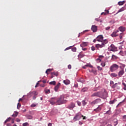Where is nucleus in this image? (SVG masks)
<instances>
[{"mask_svg":"<svg viewBox=\"0 0 126 126\" xmlns=\"http://www.w3.org/2000/svg\"><path fill=\"white\" fill-rule=\"evenodd\" d=\"M88 45V43L87 42H82V43L80 45V47H81V48H83V47H86Z\"/></svg>","mask_w":126,"mask_h":126,"instance_id":"obj_17","label":"nucleus"},{"mask_svg":"<svg viewBox=\"0 0 126 126\" xmlns=\"http://www.w3.org/2000/svg\"><path fill=\"white\" fill-rule=\"evenodd\" d=\"M111 76H113V77H117V76H118V75L116 73H111Z\"/></svg>","mask_w":126,"mask_h":126,"instance_id":"obj_36","label":"nucleus"},{"mask_svg":"<svg viewBox=\"0 0 126 126\" xmlns=\"http://www.w3.org/2000/svg\"><path fill=\"white\" fill-rule=\"evenodd\" d=\"M106 115H111L112 114V112H111V110H109L108 111H107L105 113Z\"/></svg>","mask_w":126,"mask_h":126,"instance_id":"obj_35","label":"nucleus"},{"mask_svg":"<svg viewBox=\"0 0 126 126\" xmlns=\"http://www.w3.org/2000/svg\"><path fill=\"white\" fill-rule=\"evenodd\" d=\"M88 31H89V30H86L84 31L83 32H82L81 33H79L78 37H80V34H84L85 33V32H88Z\"/></svg>","mask_w":126,"mask_h":126,"instance_id":"obj_29","label":"nucleus"},{"mask_svg":"<svg viewBox=\"0 0 126 126\" xmlns=\"http://www.w3.org/2000/svg\"><path fill=\"white\" fill-rule=\"evenodd\" d=\"M117 47L114 44H111L108 48V51L110 52H117Z\"/></svg>","mask_w":126,"mask_h":126,"instance_id":"obj_6","label":"nucleus"},{"mask_svg":"<svg viewBox=\"0 0 126 126\" xmlns=\"http://www.w3.org/2000/svg\"><path fill=\"white\" fill-rule=\"evenodd\" d=\"M123 35H124V33H121L120 35H119L120 39H123Z\"/></svg>","mask_w":126,"mask_h":126,"instance_id":"obj_42","label":"nucleus"},{"mask_svg":"<svg viewBox=\"0 0 126 126\" xmlns=\"http://www.w3.org/2000/svg\"><path fill=\"white\" fill-rule=\"evenodd\" d=\"M104 39L103 35H99L96 37V40L97 42H102V40Z\"/></svg>","mask_w":126,"mask_h":126,"instance_id":"obj_10","label":"nucleus"},{"mask_svg":"<svg viewBox=\"0 0 126 126\" xmlns=\"http://www.w3.org/2000/svg\"><path fill=\"white\" fill-rule=\"evenodd\" d=\"M82 103L83 104V106H85L86 105V102H85V100H83Z\"/></svg>","mask_w":126,"mask_h":126,"instance_id":"obj_41","label":"nucleus"},{"mask_svg":"<svg viewBox=\"0 0 126 126\" xmlns=\"http://www.w3.org/2000/svg\"><path fill=\"white\" fill-rule=\"evenodd\" d=\"M44 91H45L46 94H50V93H51L50 90H48L46 88H45L44 89Z\"/></svg>","mask_w":126,"mask_h":126,"instance_id":"obj_27","label":"nucleus"},{"mask_svg":"<svg viewBox=\"0 0 126 126\" xmlns=\"http://www.w3.org/2000/svg\"><path fill=\"white\" fill-rule=\"evenodd\" d=\"M72 52H76V47H73L72 48Z\"/></svg>","mask_w":126,"mask_h":126,"instance_id":"obj_43","label":"nucleus"},{"mask_svg":"<svg viewBox=\"0 0 126 126\" xmlns=\"http://www.w3.org/2000/svg\"><path fill=\"white\" fill-rule=\"evenodd\" d=\"M60 86H61V83H58L57 85L55 87L54 90L56 91V92H58V90H59Z\"/></svg>","mask_w":126,"mask_h":126,"instance_id":"obj_11","label":"nucleus"},{"mask_svg":"<svg viewBox=\"0 0 126 126\" xmlns=\"http://www.w3.org/2000/svg\"><path fill=\"white\" fill-rule=\"evenodd\" d=\"M11 126V124L10 123H8L7 124V126Z\"/></svg>","mask_w":126,"mask_h":126,"instance_id":"obj_64","label":"nucleus"},{"mask_svg":"<svg viewBox=\"0 0 126 126\" xmlns=\"http://www.w3.org/2000/svg\"><path fill=\"white\" fill-rule=\"evenodd\" d=\"M122 84H123V85H124V86L123 89H124V90H126V83H123Z\"/></svg>","mask_w":126,"mask_h":126,"instance_id":"obj_38","label":"nucleus"},{"mask_svg":"<svg viewBox=\"0 0 126 126\" xmlns=\"http://www.w3.org/2000/svg\"><path fill=\"white\" fill-rule=\"evenodd\" d=\"M52 70H53V69H47L46 71V73L47 74H48V72H51V71H52Z\"/></svg>","mask_w":126,"mask_h":126,"instance_id":"obj_33","label":"nucleus"},{"mask_svg":"<svg viewBox=\"0 0 126 126\" xmlns=\"http://www.w3.org/2000/svg\"><path fill=\"white\" fill-rule=\"evenodd\" d=\"M92 72H93L94 74H97V72L95 70H92Z\"/></svg>","mask_w":126,"mask_h":126,"instance_id":"obj_54","label":"nucleus"},{"mask_svg":"<svg viewBox=\"0 0 126 126\" xmlns=\"http://www.w3.org/2000/svg\"><path fill=\"white\" fill-rule=\"evenodd\" d=\"M97 26H95V25H93L92 26V31L93 32H97Z\"/></svg>","mask_w":126,"mask_h":126,"instance_id":"obj_13","label":"nucleus"},{"mask_svg":"<svg viewBox=\"0 0 126 126\" xmlns=\"http://www.w3.org/2000/svg\"><path fill=\"white\" fill-rule=\"evenodd\" d=\"M119 32V30H117L116 31L113 32L111 34V36L112 37H118V34L117 33Z\"/></svg>","mask_w":126,"mask_h":126,"instance_id":"obj_12","label":"nucleus"},{"mask_svg":"<svg viewBox=\"0 0 126 126\" xmlns=\"http://www.w3.org/2000/svg\"><path fill=\"white\" fill-rule=\"evenodd\" d=\"M125 73L124 69L120 70L118 73V75L120 77H122V76Z\"/></svg>","mask_w":126,"mask_h":126,"instance_id":"obj_15","label":"nucleus"},{"mask_svg":"<svg viewBox=\"0 0 126 126\" xmlns=\"http://www.w3.org/2000/svg\"><path fill=\"white\" fill-rule=\"evenodd\" d=\"M17 116H18V112H15V114L12 115V117H13L14 118H16Z\"/></svg>","mask_w":126,"mask_h":126,"instance_id":"obj_30","label":"nucleus"},{"mask_svg":"<svg viewBox=\"0 0 126 126\" xmlns=\"http://www.w3.org/2000/svg\"><path fill=\"white\" fill-rule=\"evenodd\" d=\"M101 65H102V66H105V65H106V63L105 62H102L101 63Z\"/></svg>","mask_w":126,"mask_h":126,"instance_id":"obj_44","label":"nucleus"},{"mask_svg":"<svg viewBox=\"0 0 126 126\" xmlns=\"http://www.w3.org/2000/svg\"><path fill=\"white\" fill-rule=\"evenodd\" d=\"M91 49H92V50L95 51V47H94V46H93Z\"/></svg>","mask_w":126,"mask_h":126,"instance_id":"obj_56","label":"nucleus"},{"mask_svg":"<svg viewBox=\"0 0 126 126\" xmlns=\"http://www.w3.org/2000/svg\"><path fill=\"white\" fill-rule=\"evenodd\" d=\"M63 83L65 84L66 85H68V84H69L70 83V81L69 80H65L63 81Z\"/></svg>","mask_w":126,"mask_h":126,"instance_id":"obj_21","label":"nucleus"},{"mask_svg":"<svg viewBox=\"0 0 126 126\" xmlns=\"http://www.w3.org/2000/svg\"><path fill=\"white\" fill-rule=\"evenodd\" d=\"M97 68L98 69V70H102V69H103L100 66H97Z\"/></svg>","mask_w":126,"mask_h":126,"instance_id":"obj_45","label":"nucleus"},{"mask_svg":"<svg viewBox=\"0 0 126 126\" xmlns=\"http://www.w3.org/2000/svg\"><path fill=\"white\" fill-rule=\"evenodd\" d=\"M113 125L114 126H117V125H118V120L116 119H114L113 120Z\"/></svg>","mask_w":126,"mask_h":126,"instance_id":"obj_24","label":"nucleus"},{"mask_svg":"<svg viewBox=\"0 0 126 126\" xmlns=\"http://www.w3.org/2000/svg\"><path fill=\"white\" fill-rule=\"evenodd\" d=\"M29 126V124L27 122H26L23 124V126Z\"/></svg>","mask_w":126,"mask_h":126,"instance_id":"obj_37","label":"nucleus"},{"mask_svg":"<svg viewBox=\"0 0 126 126\" xmlns=\"http://www.w3.org/2000/svg\"><path fill=\"white\" fill-rule=\"evenodd\" d=\"M116 87H118V83H115V84H113L112 86H111V88L113 89H115Z\"/></svg>","mask_w":126,"mask_h":126,"instance_id":"obj_26","label":"nucleus"},{"mask_svg":"<svg viewBox=\"0 0 126 126\" xmlns=\"http://www.w3.org/2000/svg\"><path fill=\"white\" fill-rule=\"evenodd\" d=\"M75 107V104H74L73 102H71L70 104L68 105V109H69L70 110H72L73 108Z\"/></svg>","mask_w":126,"mask_h":126,"instance_id":"obj_9","label":"nucleus"},{"mask_svg":"<svg viewBox=\"0 0 126 126\" xmlns=\"http://www.w3.org/2000/svg\"><path fill=\"white\" fill-rule=\"evenodd\" d=\"M72 46H69V47H67L65 50H64V51H67V50H70V49H71V47H72Z\"/></svg>","mask_w":126,"mask_h":126,"instance_id":"obj_48","label":"nucleus"},{"mask_svg":"<svg viewBox=\"0 0 126 126\" xmlns=\"http://www.w3.org/2000/svg\"><path fill=\"white\" fill-rule=\"evenodd\" d=\"M57 105H62V104H64V103H66L67 100L64 99V95H61L60 97L58 98H57Z\"/></svg>","mask_w":126,"mask_h":126,"instance_id":"obj_2","label":"nucleus"},{"mask_svg":"<svg viewBox=\"0 0 126 126\" xmlns=\"http://www.w3.org/2000/svg\"><path fill=\"white\" fill-rule=\"evenodd\" d=\"M101 110V107H100V106H98V107H97V108L94 109V112H100Z\"/></svg>","mask_w":126,"mask_h":126,"instance_id":"obj_22","label":"nucleus"},{"mask_svg":"<svg viewBox=\"0 0 126 126\" xmlns=\"http://www.w3.org/2000/svg\"><path fill=\"white\" fill-rule=\"evenodd\" d=\"M81 118H83V120L86 119V117L85 116H83V115H81Z\"/></svg>","mask_w":126,"mask_h":126,"instance_id":"obj_53","label":"nucleus"},{"mask_svg":"<svg viewBox=\"0 0 126 126\" xmlns=\"http://www.w3.org/2000/svg\"><path fill=\"white\" fill-rule=\"evenodd\" d=\"M115 102H117V100L116 99H114L113 100H111L109 101V104H114L115 103Z\"/></svg>","mask_w":126,"mask_h":126,"instance_id":"obj_31","label":"nucleus"},{"mask_svg":"<svg viewBox=\"0 0 126 126\" xmlns=\"http://www.w3.org/2000/svg\"><path fill=\"white\" fill-rule=\"evenodd\" d=\"M68 68H69V69H71V65L69 64V65H68Z\"/></svg>","mask_w":126,"mask_h":126,"instance_id":"obj_61","label":"nucleus"},{"mask_svg":"<svg viewBox=\"0 0 126 126\" xmlns=\"http://www.w3.org/2000/svg\"><path fill=\"white\" fill-rule=\"evenodd\" d=\"M95 20H96V21H97L98 22H102V21H101V20H100L99 19H98V18H95Z\"/></svg>","mask_w":126,"mask_h":126,"instance_id":"obj_50","label":"nucleus"},{"mask_svg":"<svg viewBox=\"0 0 126 126\" xmlns=\"http://www.w3.org/2000/svg\"><path fill=\"white\" fill-rule=\"evenodd\" d=\"M28 119L29 120H32V116H31V115L28 116Z\"/></svg>","mask_w":126,"mask_h":126,"instance_id":"obj_47","label":"nucleus"},{"mask_svg":"<svg viewBox=\"0 0 126 126\" xmlns=\"http://www.w3.org/2000/svg\"><path fill=\"white\" fill-rule=\"evenodd\" d=\"M119 68V65L117 64H113L112 65H111L110 67V70L111 71V72H113V71H115V70H117V69H118Z\"/></svg>","mask_w":126,"mask_h":126,"instance_id":"obj_4","label":"nucleus"},{"mask_svg":"<svg viewBox=\"0 0 126 126\" xmlns=\"http://www.w3.org/2000/svg\"><path fill=\"white\" fill-rule=\"evenodd\" d=\"M119 31H121V32H125L126 31V27L121 26L119 28Z\"/></svg>","mask_w":126,"mask_h":126,"instance_id":"obj_14","label":"nucleus"},{"mask_svg":"<svg viewBox=\"0 0 126 126\" xmlns=\"http://www.w3.org/2000/svg\"><path fill=\"white\" fill-rule=\"evenodd\" d=\"M125 2H126V1L124 0L123 1H119L118 2L119 5H124L125 4Z\"/></svg>","mask_w":126,"mask_h":126,"instance_id":"obj_25","label":"nucleus"},{"mask_svg":"<svg viewBox=\"0 0 126 126\" xmlns=\"http://www.w3.org/2000/svg\"><path fill=\"white\" fill-rule=\"evenodd\" d=\"M81 118V114L80 113H77L76 116L74 117L73 120L75 121H78L80 120V118Z\"/></svg>","mask_w":126,"mask_h":126,"instance_id":"obj_8","label":"nucleus"},{"mask_svg":"<svg viewBox=\"0 0 126 126\" xmlns=\"http://www.w3.org/2000/svg\"><path fill=\"white\" fill-rule=\"evenodd\" d=\"M38 95V92H37L35 91H34L33 92H30L28 94V96L30 98V97H32L33 95Z\"/></svg>","mask_w":126,"mask_h":126,"instance_id":"obj_7","label":"nucleus"},{"mask_svg":"<svg viewBox=\"0 0 126 126\" xmlns=\"http://www.w3.org/2000/svg\"><path fill=\"white\" fill-rule=\"evenodd\" d=\"M21 107V104L19 103H18L17 104V109H19Z\"/></svg>","mask_w":126,"mask_h":126,"instance_id":"obj_46","label":"nucleus"},{"mask_svg":"<svg viewBox=\"0 0 126 126\" xmlns=\"http://www.w3.org/2000/svg\"><path fill=\"white\" fill-rule=\"evenodd\" d=\"M31 107H32V108H34V107H36V104H32L31 105Z\"/></svg>","mask_w":126,"mask_h":126,"instance_id":"obj_51","label":"nucleus"},{"mask_svg":"<svg viewBox=\"0 0 126 126\" xmlns=\"http://www.w3.org/2000/svg\"><path fill=\"white\" fill-rule=\"evenodd\" d=\"M84 56H85L84 55L81 54L79 55V57L81 58H83V57H84Z\"/></svg>","mask_w":126,"mask_h":126,"instance_id":"obj_57","label":"nucleus"},{"mask_svg":"<svg viewBox=\"0 0 126 126\" xmlns=\"http://www.w3.org/2000/svg\"><path fill=\"white\" fill-rule=\"evenodd\" d=\"M101 42V44H97L95 45L96 48L99 49V48H104L106 44H108V40L107 39L102 40Z\"/></svg>","mask_w":126,"mask_h":126,"instance_id":"obj_3","label":"nucleus"},{"mask_svg":"<svg viewBox=\"0 0 126 126\" xmlns=\"http://www.w3.org/2000/svg\"><path fill=\"white\" fill-rule=\"evenodd\" d=\"M56 81H52V82H51L49 83V84H50L51 85H56Z\"/></svg>","mask_w":126,"mask_h":126,"instance_id":"obj_32","label":"nucleus"},{"mask_svg":"<svg viewBox=\"0 0 126 126\" xmlns=\"http://www.w3.org/2000/svg\"><path fill=\"white\" fill-rule=\"evenodd\" d=\"M16 122H17V123H19V122H20V119L17 118L16 119Z\"/></svg>","mask_w":126,"mask_h":126,"instance_id":"obj_59","label":"nucleus"},{"mask_svg":"<svg viewBox=\"0 0 126 126\" xmlns=\"http://www.w3.org/2000/svg\"><path fill=\"white\" fill-rule=\"evenodd\" d=\"M11 120V118L9 117L5 121H4V124H6V123H8V122H10Z\"/></svg>","mask_w":126,"mask_h":126,"instance_id":"obj_28","label":"nucleus"},{"mask_svg":"<svg viewBox=\"0 0 126 126\" xmlns=\"http://www.w3.org/2000/svg\"><path fill=\"white\" fill-rule=\"evenodd\" d=\"M105 12H102L101 13V15H103V14H104V15H107V14H108L109 13V10H105Z\"/></svg>","mask_w":126,"mask_h":126,"instance_id":"obj_23","label":"nucleus"},{"mask_svg":"<svg viewBox=\"0 0 126 126\" xmlns=\"http://www.w3.org/2000/svg\"><path fill=\"white\" fill-rule=\"evenodd\" d=\"M100 101H101V99H96L92 102V104H97L98 102H100Z\"/></svg>","mask_w":126,"mask_h":126,"instance_id":"obj_20","label":"nucleus"},{"mask_svg":"<svg viewBox=\"0 0 126 126\" xmlns=\"http://www.w3.org/2000/svg\"><path fill=\"white\" fill-rule=\"evenodd\" d=\"M86 67H87V66H86V65H85L83 66V68H84V69H86Z\"/></svg>","mask_w":126,"mask_h":126,"instance_id":"obj_62","label":"nucleus"},{"mask_svg":"<svg viewBox=\"0 0 126 126\" xmlns=\"http://www.w3.org/2000/svg\"><path fill=\"white\" fill-rule=\"evenodd\" d=\"M88 90V88H84L82 90V92H86Z\"/></svg>","mask_w":126,"mask_h":126,"instance_id":"obj_34","label":"nucleus"},{"mask_svg":"<svg viewBox=\"0 0 126 126\" xmlns=\"http://www.w3.org/2000/svg\"><path fill=\"white\" fill-rule=\"evenodd\" d=\"M82 50H83V51H86V50H87V48H82Z\"/></svg>","mask_w":126,"mask_h":126,"instance_id":"obj_63","label":"nucleus"},{"mask_svg":"<svg viewBox=\"0 0 126 126\" xmlns=\"http://www.w3.org/2000/svg\"><path fill=\"white\" fill-rule=\"evenodd\" d=\"M91 97H99V98L106 99L108 97V93H107L105 90H104L103 91L93 94Z\"/></svg>","mask_w":126,"mask_h":126,"instance_id":"obj_1","label":"nucleus"},{"mask_svg":"<svg viewBox=\"0 0 126 126\" xmlns=\"http://www.w3.org/2000/svg\"><path fill=\"white\" fill-rule=\"evenodd\" d=\"M79 81L82 83H83V82H84V79L81 78L79 79Z\"/></svg>","mask_w":126,"mask_h":126,"instance_id":"obj_39","label":"nucleus"},{"mask_svg":"<svg viewBox=\"0 0 126 126\" xmlns=\"http://www.w3.org/2000/svg\"><path fill=\"white\" fill-rule=\"evenodd\" d=\"M126 7H123L121 9H120L116 14H118V13H119V12H122V11H124V10H125Z\"/></svg>","mask_w":126,"mask_h":126,"instance_id":"obj_19","label":"nucleus"},{"mask_svg":"<svg viewBox=\"0 0 126 126\" xmlns=\"http://www.w3.org/2000/svg\"><path fill=\"white\" fill-rule=\"evenodd\" d=\"M119 54L120 55H121V56H122L123 57L126 56V51H121Z\"/></svg>","mask_w":126,"mask_h":126,"instance_id":"obj_18","label":"nucleus"},{"mask_svg":"<svg viewBox=\"0 0 126 126\" xmlns=\"http://www.w3.org/2000/svg\"><path fill=\"white\" fill-rule=\"evenodd\" d=\"M123 121H124L125 122H126V115H124L123 117Z\"/></svg>","mask_w":126,"mask_h":126,"instance_id":"obj_49","label":"nucleus"},{"mask_svg":"<svg viewBox=\"0 0 126 126\" xmlns=\"http://www.w3.org/2000/svg\"><path fill=\"white\" fill-rule=\"evenodd\" d=\"M54 75H55L56 76H58V75H59V73H58V72H53L52 73H51V78H53V77H54Z\"/></svg>","mask_w":126,"mask_h":126,"instance_id":"obj_16","label":"nucleus"},{"mask_svg":"<svg viewBox=\"0 0 126 126\" xmlns=\"http://www.w3.org/2000/svg\"><path fill=\"white\" fill-rule=\"evenodd\" d=\"M77 104L78 106H81V102L77 101Z\"/></svg>","mask_w":126,"mask_h":126,"instance_id":"obj_58","label":"nucleus"},{"mask_svg":"<svg viewBox=\"0 0 126 126\" xmlns=\"http://www.w3.org/2000/svg\"><path fill=\"white\" fill-rule=\"evenodd\" d=\"M110 84L111 86L114 85V81H110Z\"/></svg>","mask_w":126,"mask_h":126,"instance_id":"obj_55","label":"nucleus"},{"mask_svg":"<svg viewBox=\"0 0 126 126\" xmlns=\"http://www.w3.org/2000/svg\"><path fill=\"white\" fill-rule=\"evenodd\" d=\"M86 66H89V67H93V66L91 65V64L88 63L86 65Z\"/></svg>","mask_w":126,"mask_h":126,"instance_id":"obj_40","label":"nucleus"},{"mask_svg":"<svg viewBox=\"0 0 126 126\" xmlns=\"http://www.w3.org/2000/svg\"><path fill=\"white\" fill-rule=\"evenodd\" d=\"M57 98L56 97H52L51 98H50L48 101L50 102V104H51V105H58L57 104Z\"/></svg>","mask_w":126,"mask_h":126,"instance_id":"obj_5","label":"nucleus"},{"mask_svg":"<svg viewBox=\"0 0 126 126\" xmlns=\"http://www.w3.org/2000/svg\"><path fill=\"white\" fill-rule=\"evenodd\" d=\"M36 95H33L32 97L33 100H36Z\"/></svg>","mask_w":126,"mask_h":126,"instance_id":"obj_60","label":"nucleus"},{"mask_svg":"<svg viewBox=\"0 0 126 126\" xmlns=\"http://www.w3.org/2000/svg\"><path fill=\"white\" fill-rule=\"evenodd\" d=\"M109 29H111L110 27H107L105 28V30H106V31L109 30Z\"/></svg>","mask_w":126,"mask_h":126,"instance_id":"obj_52","label":"nucleus"}]
</instances>
